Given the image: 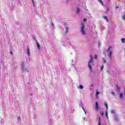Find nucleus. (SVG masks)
I'll list each match as a JSON object with an SVG mask.
<instances>
[{
	"label": "nucleus",
	"mask_w": 125,
	"mask_h": 125,
	"mask_svg": "<svg viewBox=\"0 0 125 125\" xmlns=\"http://www.w3.org/2000/svg\"><path fill=\"white\" fill-rule=\"evenodd\" d=\"M95 59H97V55H95Z\"/></svg>",
	"instance_id": "c85d7f7f"
},
{
	"label": "nucleus",
	"mask_w": 125,
	"mask_h": 125,
	"mask_svg": "<svg viewBox=\"0 0 125 125\" xmlns=\"http://www.w3.org/2000/svg\"><path fill=\"white\" fill-rule=\"evenodd\" d=\"M82 109H83V111H85V109H84V108H83V107H82Z\"/></svg>",
	"instance_id": "f704fd0d"
},
{
	"label": "nucleus",
	"mask_w": 125,
	"mask_h": 125,
	"mask_svg": "<svg viewBox=\"0 0 125 125\" xmlns=\"http://www.w3.org/2000/svg\"><path fill=\"white\" fill-rule=\"evenodd\" d=\"M69 27L68 26H65V34H68V33H69Z\"/></svg>",
	"instance_id": "1a4fd4ad"
},
{
	"label": "nucleus",
	"mask_w": 125,
	"mask_h": 125,
	"mask_svg": "<svg viewBox=\"0 0 125 125\" xmlns=\"http://www.w3.org/2000/svg\"><path fill=\"white\" fill-rule=\"evenodd\" d=\"M122 19L125 21V14L122 16Z\"/></svg>",
	"instance_id": "393cba45"
},
{
	"label": "nucleus",
	"mask_w": 125,
	"mask_h": 125,
	"mask_svg": "<svg viewBox=\"0 0 125 125\" xmlns=\"http://www.w3.org/2000/svg\"><path fill=\"white\" fill-rule=\"evenodd\" d=\"M121 42L123 43H125V38H122L121 39Z\"/></svg>",
	"instance_id": "6ab92c4d"
},
{
	"label": "nucleus",
	"mask_w": 125,
	"mask_h": 125,
	"mask_svg": "<svg viewBox=\"0 0 125 125\" xmlns=\"http://www.w3.org/2000/svg\"><path fill=\"white\" fill-rule=\"evenodd\" d=\"M104 105L105 106V108L106 109V110H108V104L107 103V102H104Z\"/></svg>",
	"instance_id": "4468645a"
},
{
	"label": "nucleus",
	"mask_w": 125,
	"mask_h": 125,
	"mask_svg": "<svg viewBox=\"0 0 125 125\" xmlns=\"http://www.w3.org/2000/svg\"><path fill=\"white\" fill-rule=\"evenodd\" d=\"M51 25L53 27H54V24H53V23L51 22Z\"/></svg>",
	"instance_id": "2f4dec72"
},
{
	"label": "nucleus",
	"mask_w": 125,
	"mask_h": 125,
	"mask_svg": "<svg viewBox=\"0 0 125 125\" xmlns=\"http://www.w3.org/2000/svg\"><path fill=\"white\" fill-rule=\"evenodd\" d=\"M116 90L117 92H120V91H121V87L117 85L116 87Z\"/></svg>",
	"instance_id": "6e6552de"
},
{
	"label": "nucleus",
	"mask_w": 125,
	"mask_h": 125,
	"mask_svg": "<svg viewBox=\"0 0 125 125\" xmlns=\"http://www.w3.org/2000/svg\"><path fill=\"white\" fill-rule=\"evenodd\" d=\"M112 48V46H109L108 47V48L107 50V52H109V54H108V57L110 59H112V58L113 57L112 56V51H111V49Z\"/></svg>",
	"instance_id": "20e7f679"
},
{
	"label": "nucleus",
	"mask_w": 125,
	"mask_h": 125,
	"mask_svg": "<svg viewBox=\"0 0 125 125\" xmlns=\"http://www.w3.org/2000/svg\"><path fill=\"white\" fill-rule=\"evenodd\" d=\"M91 87H93V84L91 85Z\"/></svg>",
	"instance_id": "c9c22d12"
},
{
	"label": "nucleus",
	"mask_w": 125,
	"mask_h": 125,
	"mask_svg": "<svg viewBox=\"0 0 125 125\" xmlns=\"http://www.w3.org/2000/svg\"><path fill=\"white\" fill-rule=\"evenodd\" d=\"M85 21H86V19H83V21H84V22H85Z\"/></svg>",
	"instance_id": "473e14b6"
},
{
	"label": "nucleus",
	"mask_w": 125,
	"mask_h": 125,
	"mask_svg": "<svg viewBox=\"0 0 125 125\" xmlns=\"http://www.w3.org/2000/svg\"><path fill=\"white\" fill-rule=\"evenodd\" d=\"M95 109L97 111H99V105L98 104V102H95Z\"/></svg>",
	"instance_id": "39448f33"
},
{
	"label": "nucleus",
	"mask_w": 125,
	"mask_h": 125,
	"mask_svg": "<svg viewBox=\"0 0 125 125\" xmlns=\"http://www.w3.org/2000/svg\"><path fill=\"white\" fill-rule=\"evenodd\" d=\"M103 61L104 63H106V60H105V59L103 58Z\"/></svg>",
	"instance_id": "a878e982"
},
{
	"label": "nucleus",
	"mask_w": 125,
	"mask_h": 125,
	"mask_svg": "<svg viewBox=\"0 0 125 125\" xmlns=\"http://www.w3.org/2000/svg\"><path fill=\"white\" fill-rule=\"evenodd\" d=\"M119 120H120V119H119V116H118V115H117V114H115L114 115V121L115 122H119Z\"/></svg>",
	"instance_id": "423d86ee"
},
{
	"label": "nucleus",
	"mask_w": 125,
	"mask_h": 125,
	"mask_svg": "<svg viewBox=\"0 0 125 125\" xmlns=\"http://www.w3.org/2000/svg\"><path fill=\"white\" fill-rule=\"evenodd\" d=\"M100 94V92L98 90V89L96 90V98H98V95H99Z\"/></svg>",
	"instance_id": "0eeeda50"
},
{
	"label": "nucleus",
	"mask_w": 125,
	"mask_h": 125,
	"mask_svg": "<svg viewBox=\"0 0 125 125\" xmlns=\"http://www.w3.org/2000/svg\"><path fill=\"white\" fill-rule=\"evenodd\" d=\"M98 1H99V2H100L102 5H103V6H104V4L103 3V1L102 0H98Z\"/></svg>",
	"instance_id": "ddd939ff"
},
{
	"label": "nucleus",
	"mask_w": 125,
	"mask_h": 125,
	"mask_svg": "<svg viewBox=\"0 0 125 125\" xmlns=\"http://www.w3.org/2000/svg\"><path fill=\"white\" fill-rule=\"evenodd\" d=\"M119 98L120 99H123V98H124V94L123 93H120Z\"/></svg>",
	"instance_id": "9d476101"
},
{
	"label": "nucleus",
	"mask_w": 125,
	"mask_h": 125,
	"mask_svg": "<svg viewBox=\"0 0 125 125\" xmlns=\"http://www.w3.org/2000/svg\"><path fill=\"white\" fill-rule=\"evenodd\" d=\"M80 106H81L82 108L83 107V103L82 102H80Z\"/></svg>",
	"instance_id": "b1692460"
},
{
	"label": "nucleus",
	"mask_w": 125,
	"mask_h": 125,
	"mask_svg": "<svg viewBox=\"0 0 125 125\" xmlns=\"http://www.w3.org/2000/svg\"><path fill=\"white\" fill-rule=\"evenodd\" d=\"M104 115V113H103V112L101 111V115L102 116V117H103V116Z\"/></svg>",
	"instance_id": "bb28decb"
},
{
	"label": "nucleus",
	"mask_w": 125,
	"mask_h": 125,
	"mask_svg": "<svg viewBox=\"0 0 125 125\" xmlns=\"http://www.w3.org/2000/svg\"><path fill=\"white\" fill-rule=\"evenodd\" d=\"M84 113L85 114V115H86V111H85Z\"/></svg>",
	"instance_id": "4c0bfd02"
},
{
	"label": "nucleus",
	"mask_w": 125,
	"mask_h": 125,
	"mask_svg": "<svg viewBox=\"0 0 125 125\" xmlns=\"http://www.w3.org/2000/svg\"><path fill=\"white\" fill-rule=\"evenodd\" d=\"M84 112H86L85 110H84Z\"/></svg>",
	"instance_id": "ea45409f"
},
{
	"label": "nucleus",
	"mask_w": 125,
	"mask_h": 125,
	"mask_svg": "<svg viewBox=\"0 0 125 125\" xmlns=\"http://www.w3.org/2000/svg\"><path fill=\"white\" fill-rule=\"evenodd\" d=\"M72 66H73V67H75V64H72Z\"/></svg>",
	"instance_id": "e433bc0d"
},
{
	"label": "nucleus",
	"mask_w": 125,
	"mask_h": 125,
	"mask_svg": "<svg viewBox=\"0 0 125 125\" xmlns=\"http://www.w3.org/2000/svg\"><path fill=\"white\" fill-rule=\"evenodd\" d=\"M103 18L104 20H105V21H106V22H109V19H108V18L106 16H104Z\"/></svg>",
	"instance_id": "f8f14e48"
},
{
	"label": "nucleus",
	"mask_w": 125,
	"mask_h": 125,
	"mask_svg": "<svg viewBox=\"0 0 125 125\" xmlns=\"http://www.w3.org/2000/svg\"><path fill=\"white\" fill-rule=\"evenodd\" d=\"M81 32L83 36H85L86 35V32H85V30H84V25L83 22L82 23Z\"/></svg>",
	"instance_id": "7ed1b4c3"
},
{
	"label": "nucleus",
	"mask_w": 125,
	"mask_h": 125,
	"mask_svg": "<svg viewBox=\"0 0 125 125\" xmlns=\"http://www.w3.org/2000/svg\"><path fill=\"white\" fill-rule=\"evenodd\" d=\"M111 113H112V114H114V115H116V113H115V110H111Z\"/></svg>",
	"instance_id": "4be33fe9"
},
{
	"label": "nucleus",
	"mask_w": 125,
	"mask_h": 125,
	"mask_svg": "<svg viewBox=\"0 0 125 125\" xmlns=\"http://www.w3.org/2000/svg\"><path fill=\"white\" fill-rule=\"evenodd\" d=\"M98 125H101V117L99 116Z\"/></svg>",
	"instance_id": "9b49d317"
},
{
	"label": "nucleus",
	"mask_w": 125,
	"mask_h": 125,
	"mask_svg": "<svg viewBox=\"0 0 125 125\" xmlns=\"http://www.w3.org/2000/svg\"><path fill=\"white\" fill-rule=\"evenodd\" d=\"M92 65H93V57L92 56H90V60L88 62V67L90 71V72H92Z\"/></svg>",
	"instance_id": "f257e3e1"
},
{
	"label": "nucleus",
	"mask_w": 125,
	"mask_h": 125,
	"mask_svg": "<svg viewBox=\"0 0 125 125\" xmlns=\"http://www.w3.org/2000/svg\"><path fill=\"white\" fill-rule=\"evenodd\" d=\"M27 54L28 55V56H30V49L27 48Z\"/></svg>",
	"instance_id": "dca6fc26"
},
{
	"label": "nucleus",
	"mask_w": 125,
	"mask_h": 125,
	"mask_svg": "<svg viewBox=\"0 0 125 125\" xmlns=\"http://www.w3.org/2000/svg\"><path fill=\"white\" fill-rule=\"evenodd\" d=\"M21 66H22V72H23V73H29V68L26 67V65H25V62H22L21 64Z\"/></svg>",
	"instance_id": "f03ea898"
},
{
	"label": "nucleus",
	"mask_w": 125,
	"mask_h": 125,
	"mask_svg": "<svg viewBox=\"0 0 125 125\" xmlns=\"http://www.w3.org/2000/svg\"><path fill=\"white\" fill-rule=\"evenodd\" d=\"M105 117L107 118V120L109 119V117H108V111L105 110Z\"/></svg>",
	"instance_id": "2eb2a0df"
},
{
	"label": "nucleus",
	"mask_w": 125,
	"mask_h": 125,
	"mask_svg": "<svg viewBox=\"0 0 125 125\" xmlns=\"http://www.w3.org/2000/svg\"><path fill=\"white\" fill-rule=\"evenodd\" d=\"M104 68V65H102L100 68L101 72H102Z\"/></svg>",
	"instance_id": "412c9836"
},
{
	"label": "nucleus",
	"mask_w": 125,
	"mask_h": 125,
	"mask_svg": "<svg viewBox=\"0 0 125 125\" xmlns=\"http://www.w3.org/2000/svg\"><path fill=\"white\" fill-rule=\"evenodd\" d=\"M115 8H116V9H118V8H119V7L116 6V7H115Z\"/></svg>",
	"instance_id": "72a5a7b5"
},
{
	"label": "nucleus",
	"mask_w": 125,
	"mask_h": 125,
	"mask_svg": "<svg viewBox=\"0 0 125 125\" xmlns=\"http://www.w3.org/2000/svg\"><path fill=\"white\" fill-rule=\"evenodd\" d=\"M79 88L80 89H83V85H82V84H80V85H79Z\"/></svg>",
	"instance_id": "a211bd4d"
},
{
	"label": "nucleus",
	"mask_w": 125,
	"mask_h": 125,
	"mask_svg": "<svg viewBox=\"0 0 125 125\" xmlns=\"http://www.w3.org/2000/svg\"><path fill=\"white\" fill-rule=\"evenodd\" d=\"M21 117H18V121H19V122H21Z\"/></svg>",
	"instance_id": "5701e85b"
},
{
	"label": "nucleus",
	"mask_w": 125,
	"mask_h": 125,
	"mask_svg": "<svg viewBox=\"0 0 125 125\" xmlns=\"http://www.w3.org/2000/svg\"><path fill=\"white\" fill-rule=\"evenodd\" d=\"M37 46L38 47V49L40 50V44L38 42H37Z\"/></svg>",
	"instance_id": "aec40b11"
},
{
	"label": "nucleus",
	"mask_w": 125,
	"mask_h": 125,
	"mask_svg": "<svg viewBox=\"0 0 125 125\" xmlns=\"http://www.w3.org/2000/svg\"><path fill=\"white\" fill-rule=\"evenodd\" d=\"M32 3L33 4L34 6H35V3H34V0H32Z\"/></svg>",
	"instance_id": "c756f323"
},
{
	"label": "nucleus",
	"mask_w": 125,
	"mask_h": 125,
	"mask_svg": "<svg viewBox=\"0 0 125 125\" xmlns=\"http://www.w3.org/2000/svg\"><path fill=\"white\" fill-rule=\"evenodd\" d=\"M10 53L11 55H13V52H12V51H11L10 52Z\"/></svg>",
	"instance_id": "7c9ffc66"
},
{
	"label": "nucleus",
	"mask_w": 125,
	"mask_h": 125,
	"mask_svg": "<svg viewBox=\"0 0 125 125\" xmlns=\"http://www.w3.org/2000/svg\"><path fill=\"white\" fill-rule=\"evenodd\" d=\"M111 94H112V95L115 96V92H111Z\"/></svg>",
	"instance_id": "cd10ccee"
},
{
	"label": "nucleus",
	"mask_w": 125,
	"mask_h": 125,
	"mask_svg": "<svg viewBox=\"0 0 125 125\" xmlns=\"http://www.w3.org/2000/svg\"><path fill=\"white\" fill-rule=\"evenodd\" d=\"M76 13H77V14H80V8H78L76 9Z\"/></svg>",
	"instance_id": "f3484780"
},
{
	"label": "nucleus",
	"mask_w": 125,
	"mask_h": 125,
	"mask_svg": "<svg viewBox=\"0 0 125 125\" xmlns=\"http://www.w3.org/2000/svg\"><path fill=\"white\" fill-rule=\"evenodd\" d=\"M99 45H100V42H99Z\"/></svg>",
	"instance_id": "58836bf2"
}]
</instances>
